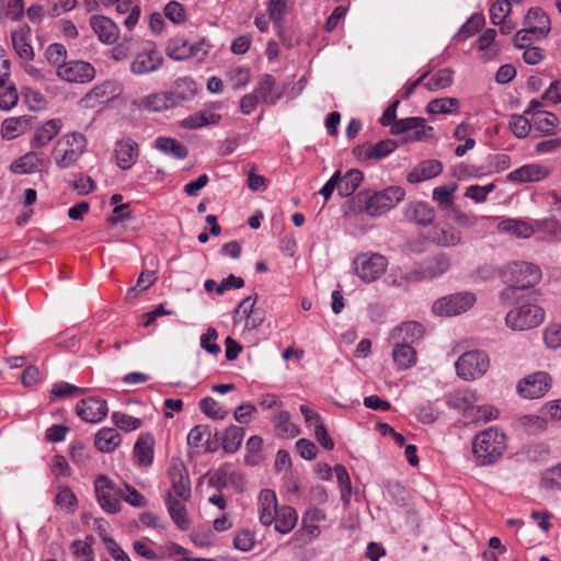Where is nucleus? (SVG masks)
<instances>
[{
	"mask_svg": "<svg viewBox=\"0 0 561 561\" xmlns=\"http://www.w3.org/2000/svg\"><path fill=\"white\" fill-rule=\"evenodd\" d=\"M139 107L150 112H161L175 106L169 92H154L144 96L139 101Z\"/></svg>",
	"mask_w": 561,
	"mask_h": 561,
	"instance_id": "36",
	"label": "nucleus"
},
{
	"mask_svg": "<svg viewBox=\"0 0 561 561\" xmlns=\"http://www.w3.org/2000/svg\"><path fill=\"white\" fill-rule=\"evenodd\" d=\"M275 83L272 75L262 76L254 89L255 95L266 104H275L282 96V93L275 90Z\"/></svg>",
	"mask_w": 561,
	"mask_h": 561,
	"instance_id": "33",
	"label": "nucleus"
},
{
	"mask_svg": "<svg viewBox=\"0 0 561 561\" xmlns=\"http://www.w3.org/2000/svg\"><path fill=\"white\" fill-rule=\"evenodd\" d=\"M512 5L507 0H494L490 4L489 14L490 20L494 25L501 24L506 16L511 13Z\"/></svg>",
	"mask_w": 561,
	"mask_h": 561,
	"instance_id": "59",
	"label": "nucleus"
},
{
	"mask_svg": "<svg viewBox=\"0 0 561 561\" xmlns=\"http://www.w3.org/2000/svg\"><path fill=\"white\" fill-rule=\"evenodd\" d=\"M415 416L416 419L424 423V424H431V423H434L439 414H440V411L439 409L436 407L435 402H425L421 405H419L416 409H415Z\"/></svg>",
	"mask_w": 561,
	"mask_h": 561,
	"instance_id": "61",
	"label": "nucleus"
},
{
	"mask_svg": "<svg viewBox=\"0 0 561 561\" xmlns=\"http://www.w3.org/2000/svg\"><path fill=\"white\" fill-rule=\"evenodd\" d=\"M456 183L436 186L433 190L432 198L442 210H453L456 207L454 203V193L457 190Z\"/></svg>",
	"mask_w": 561,
	"mask_h": 561,
	"instance_id": "44",
	"label": "nucleus"
},
{
	"mask_svg": "<svg viewBox=\"0 0 561 561\" xmlns=\"http://www.w3.org/2000/svg\"><path fill=\"white\" fill-rule=\"evenodd\" d=\"M121 435L113 427H103L96 434L94 438V445L101 453H112L121 444Z\"/></svg>",
	"mask_w": 561,
	"mask_h": 561,
	"instance_id": "37",
	"label": "nucleus"
},
{
	"mask_svg": "<svg viewBox=\"0 0 561 561\" xmlns=\"http://www.w3.org/2000/svg\"><path fill=\"white\" fill-rule=\"evenodd\" d=\"M56 76L68 83H87L94 79V67L83 60H69L58 68Z\"/></svg>",
	"mask_w": 561,
	"mask_h": 561,
	"instance_id": "13",
	"label": "nucleus"
},
{
	"mask_svg": "<svg viewBox=\"0 0 561 561\" xmlns=\"http://www.w3.org/2000/svg\"><path fill=\"white\" fill-rule=\"evenodd\" d=\"M154 148L179 160H183L188 156L187 148L180 140L172 137H158L154 140Z\"/></svg>",
	"mask_w": 561,
	"mask_h": 561,
	"instance_id": "35",
	"label": "nucleus"
},
{
	"mask_svg": "<svg viewBox=\"0 0 561 561\" xmlns=\"http://www.w3.org/2000/svg\"><path fill=\"white\" fill-rule=\"evenodd\" d=\"M298 522V514L295 508L290 506H282L277 512V517L273 524L275 530L280 534H288L294 529Z\"/></svg>",
	"mask_w": 561,
	"mask_h": 561,
	"instance_id": "45",
	"label": "nucleus"
},
{
	"mask_svg": "<svg viewBox=\"0 0 561 561\" xmlns=\"http://www.w3.org/2000/svg\"><path fill=\"white\" fill-rule=\"evenodd\" d=\"M90 26L98 35L99 41L105 45L114 44L119 37V27L107 16L92 15Z\"/></svg>",
	"mask_w": 561,
	"mask_h": 561,
	"instance_id": "21",
	"label": "nucleus"
},
{
	"mask_svg": "<svg viewBox=\"0 0 561 561\" xmlns=\"http://www.w3.org/2000/svg\"><path fill=\"white\" fill-rule=\"evenodd\" d=\"M499 299L503 306L520 305L527 299V293L518 287V285L510 282V284L499 293Z\"/></svg>",
	"mask_w": 561,
	"mask_h": 561,
	"instance_id": "51",
	"label": "nucleus"
},
{
	"mask_svg": "<svg viewBox=\"0 0 561 561\" xmlns=\"http://www.w3.org/2000/svg\"><path fill=\"white\" fill-rule=\"evenodd\" d=\"M325 519L327 514L323 510L311 506L302 515V526L309 536L316 538L321 534L319 524Z\"/></svg>",
	"mask_w": 561,
	"mask_h": 561,
	"instance_id": "41",
	"label": "nucleus"
},
{
	"mask_svg": "<svg viewBox=\"0 0 561 561\" xmlns=\"http://www.w3.org/2000/svg\"><path fill=\"white\" fill-rule=\"evenodd\" d=\"M278 435L286 438H294L299 434V428L290 421L287 411H279L273 419Z\"/></svg>",
	"mask_w": 561,
	"mask_h": 561,
	"instance_id": "50",
	"label": "nucleus"
},
{
	"mask_svg": "<svg viewBox=\"0 0 561 561\" xmlns=\"http://www.w3.org/2000/svg\"><path fill=\"white\" fill-rule=\"evenodd\" d=\"M449 267V255L438 253L420 263L413 271V275L416 279H433L446 273Z\"/></svg>",
	"mask_w": 561,
	"mask_h": 561,
	"instance_id": "16",
	"label": "nucleus"
},
{
	"mask_svg": "<svg viewBox=\"0 0 561 561\" xmlns=\"http://www.w3.org/2000/svg\"><path fill=\"white\" fill-rule=\"evenodd\" d=\"M76 412L85 422L99 423L106 417L108 409L105 400L91 397L80 400Z\"/></svg>",
	"mask_w": 561,
	"mask_h": 561,
	"instance_id": "18",
	"label": "nucleus"
},
{
	"mask_svg": "<svg viewBox=\"0 0 561 561\" xmlns=\"http://www.w3.org/2000/svg\"><path fill=\"white\" fill-rule=\"evenodd\" d=\"M474 127L466 122L460 123L455 128L453 136L458 141H463V145H459L455 148L456 157H463L468 150H471L476 146V140L473 139Z\"/></svg>",
	"mask_w": 561,
	"mask_h": 561,
	"instance_id": "34",
	"label": "nucleus"
},
{
	"mask_svg": "<svg viewBox=\"0 0 561 561\" xmlns=\"http://www.w3.org/2000/svg\"><path fill=\"white\" fill-rule=\"evenodd\" d=\"M551 387V378L547 373L536 371L527 375L517 383V392L525 399L534 400L543 397Z\"/></svg>",
	"mask_w": 561,
	"mask_h": 561,
	"instance_id": "14",
	"label": "nucleus"
},
{
	"mask_svg": "<svg viewBox=\"0 0 561 561\" xmlns=\"http://www.w3.org/2000/svg\"><path fill=\"white\" fill-rule=\"evenodd\" d=\"M163 64L164 58L158 51L156 45L147 42L140 50L136 51L129 70L135 76H146L159 71Z\"/></svg>",
	"mask_w": 561,
	"mask_h": 561,
	"instance_id": "7",
	"label": "nucleus"
},
{
	"mask_svg": "<svg viewBox=\"0 0 561 561\" xmlns=\"http://www.w3.org/2000/svg\"><path fill=\"white\" fill-rule=\"evenodd\" d=\"M445 403L449 409L460 412H468L474 409L478 396L474 390L469 388H458L449 391L444 397Z\"/></svg>",
	"mask_w": 561,
	"mask_h": 561,
	"instance_id": "22",
	"label": "nucleus"
},
{
	"mask_svg": "<svg viewBox=\"0 0 561 561\" xmlns=\"http://www.w3.org/2000/svg\"><path fill=\"white\" fill-rule=\"evenodd\" d=\"M46 60L49 65L55 67L56 72L61 65H65L67 58V49L62 44H50L45 53Z\"/></svg>",
	"mask_w": 561,
	"mask_h": 561,
	"instance_id": "58",
	"label": "nucleus"
},
{
	"mask_svg": "<svg viewBox=\"0 0 561 561\" xmlns=\"http://www.w3.org/2000/svg\"><path fill=\"white\" fill-rule=\"evenodd\" d=\"M405 196L401 186H389L382 191L360 192L356 196V208L368 216H380L397 206Z\"/></svg>",
	"mask_w": 561,
	"mask_h": 561,
	"instance_id": "1",
	"label": "nucleus"
},
{
	"mask_svg": "<svg viewBox=\"0 0 561 561\" xmlns=\"http://www.w3.org/2000/svg\"><path fill=\"white\" fill-rule=\"evenodd\" d=\"M233 89H242L250 81V70L245 67H233L227 72Z\"/></svg>",
	"mask_w": 561,
	"mask_h": 561,
	"instance_id": "64",
	"label": "nucleus"
},
{
	"mask_svg": "<svg viewBox=\"0 0 561 561\" xmlns=\"http://www.w3.org/2000/svg\"><path fill=\"white\" fill-rule=\"evenodd\" d=\"M460 101L456 98H438L430 101L426 105V112L431 115H450L458 113Z\"/></svg>",
	"mask_w": 561,
	"mask_h": 561,
	"instance_id": "43",
	"label": "nucleus"
},
{
	"mask_svg": "<svg viewBox=\"0 0 561 561\" xmlns=\"http://www.w3.org/2000/svg\"><path fill=\"white\" fill-rule=\"evenodd\" d=\"M540 484L547 490H561V462L541 473Z\"/></svg>",
	"mask_w": 561,
	"mask_h": 561,
	"instance_id": "56",
	"label": "nucleus"
},
{
	"mask_svg": "<svg viewBox=\"0 0 561 561\" xmlns=\"http://www.w3.org/2000/svg\"><path fill=\"white\" fill-rule=\"evenodd\" d=\"M453 83V71L450 69H440L434 73L428 81L424 83V88L428 91L444 90Z\"/></svg>",
	"mask_w": 561,
	"mask_h": 561,
	"instance_id": "54",
	"label": "nucleus"
},
{
	"mask_svg": "<svg viewBox=\"0 0 561 561\" xmlns=\"http://www.w3.org/2000/svg\"><path fill=\"white\" fill-rule=\"evenodd\" d=\"M550 169L541 163H527L506 175V181L517 183L539 182L550 175Z\"/></svg>",
	"mask_w": 561,
	"mask_h": 561,
	"instance_id": "20",
	"label": "nucleus"
},
{
	"mask_svg": "<svg viewBox=\"0 0 561 561\" xmlns=\"http://www.w3.org/2000/svg\"><path fill=\"white\" fill-rule=\"evenodd\" d=\"M506 436L497 428L490 427L478 433L472 442V453L479 465L495 463L506 450Z\"/></svg>",
	"mask_w": 561,
	"mask_h": 561,
	"instance_id": "3",
	"label": "nucleus"
},
{
	"mask_svg": "<svg viewBox=\"0 0 561 561\" xmlns=\"http://www.w3.org/2000/svg\"><path fill=\"white\" fill-rule=\"evenodd\" d=\"M397 148V142L393 139H382L375 145L363 144L354 148V157L359 161H379Z\"/></svg>",
	"mask_w": 561,
	"mask_h": 561,
	"instance_id": "17",
	"label": "nucleus"
},
{
	"mask_svg": "<svg viewBox=\"0 0 561 561\" xmlns=\"http://www.w3.org/2000/svg\"><path fill=\"white\" fill-rule=\"evenodd\" d=\"M168 474L171 481L169 493L175 499L187 501L191 497V481L184 463L180 461L171 463Z\"/></svg>",
	"mask_w": 561,
	"mask_h": 561,
	"instance_id": "15",
	"label": "nucleus"
},
{
	"mask_svg": "<svg viewBox=\"0 0 561 561\" xmlns=\"http://www.w3.org/2000/svg\"><path fill=\"white\" fill-rule=\"evenodd\" d=\"M11 41L16 55L21 59L25 61L33 60L35 54L31 45L30 28L27 26L13 31L11 33Z\"/></svg>",
	"mask_w": 561,
	"mask_h": 561,
	"instance_id": "30",
	"label": "nucleus"
},
{
	"mask_svg": "<svg viewBox=\"0 0 561 561\" xmlns=\"http://www.w3.org/2000/svg\"><path fill=\"white\" fill-rule=\"evenodd\" d=\"M87 138L79 131L67 133L56 141L53 158L59 169H69L77 164L87 150Z\"/></svg>",
	"mask_w": 561,
	"mask_h": 561,
	"instance_id": "4",
	"label": "nucleus"
},
{
	"mask_svg": "<svg viewBox=\"0 0 561 561\" xmlns=\"http://www.w3.org/2000/svg\"><path fill=\"white\" fill-rule=\"evenodd\" d=\"M525 25L535 38L546 37L551 30L548 14L541 8H530L525 16Z\"/></svg>",
	"mask_w": 561,
	"mask_h": 561,
	"instance_id": "23",
	"label": "nucleus"
},
{
	"mask_svg": "<svg viewBox=\"0 0 561 561\" xmlns=\"http://www.w3.org/2000/svg\"><path fill=\"white\" fill-rule=\"evenodd\" d=\"M153 546L154 542L150 541L147 538L136 540L133 543L134 552L137 556L149 561H162L161 553H159L158 550L153 548Z\"/></svg>",
	"mask_w": 561,
	"mask_h": 561,
	"instance_id": "55",
	"label": "nucleus"
},
{
	"mask_svg": "<svg viewBox=\"0 0 561 561\" xmlns=\"http://www.w3.org/2000/svg\"><path fill=\"white\" fill-rule=\"evenodd\" d=\"M184 502L185 501L173 497L171 493H168L164 497V503L171 519L182 530H185L190 527V519L187 517Z\"/></svg>",
	"mask_w": 561,
	"mask_h": 561,
	"instance_id": "32",
	"label": "nucleus"
},
{
	"mask_svg": "<svg viewBox=\"0 0 561 561\" xmlns=\"http://www.w3.org/2000/svg\"><path fill=\"white\" fill-rule=\"evenodd\" d=\"M94 488L98 503L103 511L110 514H115L121 511L123 489L116 488L112 480L102 474L95 479Z\"/></svg>",
	"mask_w": 561,
	"mask_h": 561,
	"instance_id": "9",
	"label": "nucleus"
},
{
	"mask_svg": "<svg viewBox=\"0 0 561 561\" xmlns=\"http://www.w3.org/2000/svg\"><path fill=\"white\" fill-rule=\"evenodd\" d=\"M244 430L237 425H230L226 428L222 437V448L228 454L236 453L243 440Z\"/></svg>",
	"mask_w": 561,
	"mask_h": 561,
	"instance_id": "49",
	"label": "nucleus"
},
{
	"mask_svg": "<svg viewBox=\"0 0 561 561\" xmlns=\"http://www.w3.org/2000/svg\"><path fill=\"white\" fill-rule=\"evenodd\" d=\"M393 343L392 358L397 369L405 370L416 364V351L408 343Z\"/></svg>",
	"mask_w": 561,
	"mask_h": 561,
	"instance_id": "31",
	"label": "nucleus"
},
{
	"mask_svg": "<svg viewBox=\"0 0 561 561\" xmlns=\"http://www.w3.org/2000/svg\"><path fill=\"white\" fill-rule=\"evenodd\" d=\"M88 390V388H81L65 381H59L54 383L51 387L50 400L77 397L87 393Z\"/></svg>",
	"mask_w": 561,
	"mask_h": 561,
	"instance_id": "53",
	"label": "nucleus"
},
{
	"mask_svg": "<svg viewBox=\"0 0 561 561\" xmlns=\"http://www.w3.org/2000/svg\"><path fill=\"white\" fill-rule=\"evenodd\" d=\"M404 216L409 221L425 227L433 222L435 210L425 202H411L404 207Z\"/></svg>",
	"mask_w": 561,
	"mask_h": 561,
	"instance_id": "26",
	"label": "nucleus"
},
{
	"mask_svg": "<svg viewBox=\"0 0 561 561\" xmlns=\"http://www.w3.org/2000/svg\"><path fill=\"white\" fill-rule=\"evenodd\" d=\"M257 505L260 522L265 526L272 525L279 510L275 492L270 489L262 490L259 495Z\"/></svg>",
	"mask_w": 561,
	"mask_h": 561,
	"instance_id": "25",
	"label": "nucleus"
},
{
	"mask_svg": "<svg viewBox=\"0 0 561 561\" xmlns=\"http://www.w3.org/2000/svg\"><path fill=\"white\" fill-rule=\"evenodd\" d=\"M434 128L426 125L422 117H407L398 121L392 127L393 135H403L404 142L422 141L433 137Z\"/></svg>",
	"mask_w": 561,
	"mask_h": 561,
	"instance_id": "10",
	"label": "nucleus"
},
{
	"mask_svg": "<svg viewBox=\"0 0 561 561\" xmlns=\"http://www.w3.org/2000/svg\"><path fill=\"white\" fill-rule=\"evenodd\" d=\"M211 49L210 43L206 38L191 42L183 36H176L169 39L165 51L167 55L176 61H184L194 58L203 61Z\"/></svg>",
	"mask_w": 561,
	"mask_h": 561,
	"instance_id": "5",
	"label": "nucleus"
},
{
	"mask_svg": "<svg viewBox=\"0 0 561 561\" xmlns=\"http://www.w3.org/2000/svg\"><path fill=\"white\" fill-rule=\"evenodd\" d=\"M45 165V158L38 152H27L12 162L10 169L16 174H28L39 171Z\"/></svg>",
	"mask_w": 561,
	"mask_h": 561,
	"instance_id": "29",
	"label": "nucleus"
},
{
	"mask_svg": "<svg viewBox=\"0 0 561 561\" xmlns=\"http://www.w3.org/2000/svg\"><path fill=\"white\" fill-rule=\"evenodd\" d=\"M533 126L536 130L540 131L545 136H551L554 134V129L559 124V118L551 112H539L535 113V117L531 118Z\"/></svg>",
	"mask_w": 561,
	"mask_h": 561,
	"instance_id": "46",
	"label": "nucleus"
},
{
	"mask_svg": "<svg viewBox=\"0 0 561 561\" xmlns=\"http://www.w3.org/2000/svg\"><path fill=\"white\" fill-rule=\"evenodd\" d=\"M539 293H527V299L511 309L505 316V324L513 331H527L539 327L545 320V310L538 304Z\"/></svg>",
	"mask_w": 561,
	"mask_h": 561,
	"instance_id": "2",
	"label": "nucleus"
},
{
	"mask_svg": "<svg viewBox=\"0 0 561 561\" xmlns=\"http://www.w3.org/2000/svg\"><path fill=\"white\" fill-rule=\"evenodd\" d=\"M201 411L208 417L215 420H224L228 415V411L224 409L214 398L206 397L199 402Z\"/></svg>",
	"mask_w": 561,
	"mask_h": 561,
	"instance_id": "57",
	"label": "nucleus"
},
{
	"mask_svg": "<svg viewBox=\"0 0 561 561\" xmlns=\"http://www.w3.org/2000/svg\"><path fill=\"white\" fill-rule=\"evenodd\" d=\"M432 239L440 247H455L461 242V233L455 227L444 225L434 228Z\"/></svg>",
	"mask_w": 561,
	"mask_h": 561,
	"instance_id": "40",
	"label": "nucleus"
},
{
	"mask_svg": "<svg viewBox=\"0 0 561 561\" xmlns=\"http://www.w3.org/2000/svg\"><path fill=\"white\" fill-rule=\"evenodd\" d=\"M485 20L482 14H473L458 31L457 36L460 39H466L484 26Z\"/></svg>",
	"mask_w": 561,
	"mask_h": 561,
	"instance_id": "62",
	"label": "nucleus"
},
{
	"mask_svg": "<svg viewBox=\"0 0 561 561\" xmlns=\"http://www.w3.org/2000/svg\"><path fill=\"white\" fill-rule=\"evenodd\" d=\"M353 264L356 275L362 280L370 283L386 272L388 261L378 253H360L354 259Z\"/></svg>",
	"mask_w": 561,
	"mask_h": 561,
	"instance_id": "8",
	"label": "nucleus"
},
{
	"mask_svg": "<svg viewBox=\"0 0 561 561\" xmlns=\"http://www.w3.org/2000/svg\"><path fill=\"white\" fill-rule=\"evenodd\" d=\"M24 124L23 117H9L4 119L1 126L2 138L8 140L16 138L23 133Z\"/></svg>",
	"mask_w": 561,
	"mask_h": 561,
	"instance_id": "60",
	"label": "nucleus"
},
{
	"mask_svg": "<svg viewBox=\"0 0 561 561\" xmlns=\"http://www.w3.org/2000/svg\"><path fill=\"white\" fill-rule=\"evenodd\" d=\"M61 121L60 119H49L45 124H43L35 133L33 138V147L43 148L47 146L55 136L61 129Z\"/></svg>",
	"mask_w": 561,
	"mask_h": 561,
	"instance_id": "38",
	"label": "nucleus"
},
{
	"mask_svg": "<svg viewBox=\"0 0 561 561\" xmlns=\"http://www.w3.org/2000/svg\"><path fill=\"white\" fill-rule=\"evenodd\" d=\"M209 437L210 432L206 425H196L188 432L187 444L192 448L205 446V450L210 451Z\"/></svg>",
	"mask_w": 561,
	"mask_h": 561,
	"instance_id": "52",
	"label": "nucleus"
},
{
	"mask_svg": "<svg viewBox=\"0 0 561 561\" xmlns=\"http://www.w3.org/2000/svg\"><path fill=\"white\" fill-rule=\"evenodd\" d=\"M476 302L474 295L458 293L437 299L433 304V312L437 316L453 317L466 312Z\"/></svg>",
	"mask_w": 561,
	"mask_h": 561,
	"instance_id": "11",
	"label": "nucleus"
},
{
	"mask_svg": "<svg viewBox=\"0 0 561 561\" xmlns=\"http://www.w3.org/2000/svg\"><path fill=\"white\" fill-rule=\"evenodd\" d=\"M363 172L357 169L348 170L345 175L339 178L337 193L342 197L351 196L363 182Z\"/></svg>",
	"mask_w": 561,
	"mask_h": 561,
	"instance_id": "42",
	"label": "nucleus"
},
{
	"mask_svg": "<svg viewBox=\"0 0 561 561\" xmlns=\"http://www.w3.org/2000/svg\"><path fill=\"white\" fill-rule=\"evenodd\" d=\"M153 455H154V438L153 435L150 433H142L137 438L134 450H133V457L134 461L139 467H150L153 462Z\"/></svg>",
	"mask_w": 561,
	"mask_h": 561,
	"instance_id": "24",
	"label": "nucleus"
},
{
	"mask_svg": "<svg viewBox=\"0 0 561 561\" xmlns=\"http://www.w3.org/2000/svg\"><path fill=\"white\" fill-rule=\"evenodd\" d=\"M500 230L514 234L517 238H530L535 230L531 225L517 219H506L500 222Z\"/></svg>",
	"mask_w": 561,
	"mask_h": 561,
	"instance_id": "48",
	"label": "nucleus"
},
{
	"mask_svg": "<svg viewBox=\"0 0 561 561\" xmlns=\"http://www.w3.org/2000/svg\"><path fill=\"white\" fill-rule=\"evenodd\" d=\"M112 420L118 428L126 432L135 431L139 428L142 424V421L140 419L122 412H114L112 414Z\"/></svg>",
	"mask_w": 561,
	"mask_h": 561,
	"instance_id": "63",
	"label": "nucleus"
},
{
	"mask_svg": "<svg viewBox=\"0 0 561 561\" xmlns=\"http://www.w3.org/2000/svg\"><path fill=\"white\" fill-rule=\"evenodd\" d=\"M424 335V328L416 321H407L394 328L390 334V340L398 343H408L412 345Z\"/></svg>",
	"mask_w": 561,
	"mask_h": 561,
	"instance_id": "27",
	"label": "nucleus"
},
{
	"mask_svg": "<svg viewBox=\"0 0 561 561\" xmlns=\"http://www.w3.org/2000/svg\"><path fill=\"white\" fill-rule=\"evenodd\" d=\"M510 282L518 285L526 293L541 280V270L528 262H513L508 265Z\"/></svg>",
	"mask_w": 561,
	"mask_h": 561,
	"instance_id": "12",
	"label": "nucleus"
},
{
	"mask_svg": "<svg viewBox=\"0 0 561 561\" xmlns=\"http://www.w3.org/2000/svg\"><path fill=\"white\" fill-rule=\"evenodd\" d=\"M19 102V93L15 84L10 80H0V110L10 111Z\"/></svg>",
	"mask_w": 561,
	"mask_h": 561,
	"instance_id": "47",
	"label": "nucleus"
},
{
	"mask_svg": "<svg viewBox=\"0 0 561 561\" xmlns=\"http://www.w3.org/2000/svg\"><path fill=\"white\" fill-rule=\"evenodd\" d=\"M197 85L193 78L182 77L174 81L171 91H168L174 106L193 99L196 94Z\"/></svg>",
	"mask_w": 561,
	"mask_h": 561,
	"instance_id": "28",
	"label": "nucleus"
},
{
	"mask_svg": "<svg viewBox=\"0 0 561 561\" xmlns=\"http://www.w3.org/2000/svg\"><path fill=\"white\" fill-rule=\"evenodd\" d=\"M221 119L220 114H216L209 110L196 112L182 121L185 128L196 129L208 125H217Z\"/></svg>",
	"mask_w": 561,
	"mask_h": 561,
	"instance_id": "39",
	"label": "nucleus"
},
{
	"mask_svg": "<svg viewBox=\"0 0 561 561\" xmlns=\"http://www.w3.org/2000/svg\"><path fill=\"white\" fill-rule=\"evenodd\" d=\"M490 357L484 351L474 350L463 353L455 363L457 376L466 381H473L486 374Z\"/></svg>",
	"mask_w": 561,
	"mask_h": 561,
	"instance_id": "6",
	"label": "nucleus"
},
{
	"mask_svg": "<svg viewBox=\"0 0 561 561\" xmlns=\"http://www.w3.org/2000/svg\"><path fill=\"white\" fill-rule=\"evenodd\" d=\"M114 158L121 170H129L139 158V146L131 138H123L114 145Z\"/></svg>",
	"mask_w": 561,
	"mask_h": 561,
	"instance_id": "19",
	"label": "nucleus"
}]
</instances>
